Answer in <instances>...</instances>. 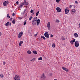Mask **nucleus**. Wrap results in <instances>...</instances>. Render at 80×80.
Returning a JSON list of instances; mask_svg holds the SVG:
<instances>
[{
    "label": "nucleus",
    "mask_w": 80,
    "mask_h": 80,
    "mask_svg": "<svg viewBox=\"0 0 80 80\" xmlns=\"http://www.w3.org/2000/svg\"><path fill=\"white\" fill-rule=\"evenodd\" d=\"M37 25H39L40 23V20L39 19H37Z\"/></svg>",
    "instance_id": "obj_14"
},
{
    "label": "nucleus",
    "mask_w": 80,
    "mask_h": 80,
    "mask_svg": "<svg viewBox=\"0 0 80 80\" xmlns=\"http://www.w3.org/2000/svg\"><path fill=\"white\" fill-rule=\"evenodd\" d=\"M74 36L75 37V38H77L78 37V34L77 33H75L74 34Z\"/></svg>",
    "instance_id": "obj_15"
},
{
    "label": "nucleus",
    "mask_w": 80,
    "mask_h": 80,
    "mask_svg": "<svg viewBox=\"0 0 80 80\" xmlns=\"http://www.w3.org/2000/svg\"><path fill=\"white\" fill-rule=\"evenodd\" d=\"M23 35V32H21L20 33H19L18 34V38H21L22 36Z\"/></svg>",
    "instance_id": "obj_8"
},
{
    "label": "nucleus",
    "mask_w": 80,
    "mask_h": 80,
    "mask_svg": "<svg viewBox=\"0 0 80 80\" xmlns=\"http://www.w3.org/2000/svg\"><path fill=\"white\" fill-rule=\"evenodd\" d=\"M26 23H27V22L26 21H24V24L23 25H26Z\"/></svg>",
    "instance_id": "obj_31"
},
{
    "label": "nucleus",
    "mask_w": 80,
    "mask_h": 80,
    "mask_svg": "<svg viewBox=\"0 0 80 80\" xmlns=\"http://www.w3.org/2000/svg\"><path fill=\"white\" fill-rule=\"evenodd\" d=\"M41 78H43V79H45V78H46V77L44 75H43L41 76Z\"/></svg>",
    "instance_id": "obj_17"
},
{
    "label": "nucleus",
    "mask_w": 80,
    "mask_h": 80,
    "mask_svg": "<svg viewBox=\"0 0 80 80\" xmlns=\"http://www.w3.org/2000/svg\"><path fill=\"white\" fill-rule=\"evenodd\" d=\"M23 41H20L19 42V47H21V45H22V43H23Z\"/></svg>",
    "instance_id": "obj_20"
},
{
    "label": "nucleus",
    "mask_w": 80,
    "mask_h": 80,
    "mask_svg": "<svg viewBox=\"0 0 80 80\" xmlns=\"http://www.w3.org/2000/svg\"><path fill=\"white\" fill-rule=\"evenodd\" d=\"M62 68L64 70L67 72H68V69H67V68L64 67H62Z\"/></svg>",
    "instance_id": "obj_11"
},
{
    "label": "nucleus",
    "mask_w": 80,
    "mask_h": 80,
    "mask_svg": "<svg viewBox=\"0 0 80 80\" xmlns=\"http://www.w3.org/2000/svg\"><path fill=\"white\" fill-rule=\"evenodd\" d=\"M8 1H5L3 2V5L4 6H7L8 5Z\"/></svg>",
    "instance_id": "obj_9"
},
{
    "label": "nucleus",
    "mask_w": 80,
    "mask_h": 80,
    "mask_svg": "<svg viewBox=\"0 0 80 80\" xmlns=\"http://www.w3.org/2000/svg\"><path fill=\"white\" fill-rule=\"evenodd\" d=\"M26 11V9H25V10H24V12H23V14H24V13H25V12Z\"/></svg>",
    "instance_id": "obj_37"
},
{
    "label": "nucleus",
    "mask_w": 80,
    "mask_h": 80,
    "mask_svg": "<svg viewBox=\"0 0 80 80\" xmlns=\"http://www.w3.org/2000/svg\"><path fill=\"white\" fill-rule=\"evenodd\" d=\"M56 10L59 13L61 12V9L59 7H58L56 8Z\"/></svg>",
    "instance_id": "obj_10"
},
{
    "label": "nucleus",
    "mask_w": 80,
    "mask_h": 80,
    "mask_svg": "<svg viewBox=\"0 0 80 80\" xmlns=\"http://www.w3.org/2000/svg\"><path fill=\"white\" fill-rule=\"evenodd\" d=\"M33 18V17L32 16H31L29 18V20H31V19Z\"/></svg>",
    "instance_id": "obj_28"
},
{
    "label": "nucleus",
    "mask_w": 80,
    "mask_h": 80,
    "mask_svg": "<svg viewBox=\"0 0 80 80\" xmlns=\"http://www.w3.org/2000/svg\"><path fill=\"white\" fill-rule=\"evenodd\" d=\"M31 13H33V10L32 9L31 10Z\"/></svg>",
    "instance_id": "obj_30"
},
{
    "label": "nucleus",
    "mask_w": 80,
    "mask_h": 80,
    "mask_svg": "<svg viewBox=\"0 0 80 80\" xmlns=\"http://www.w3.org/2000/svg\"><path fill=\"white\" fill-rule=\"evenodd\" d=\"M37 21V17H35L34 18L32 22V25H36Z\"/></svg>",
    "instance_id": "obj_1"
},
{
    "label": "nucleus",
    "mask_w": 80,
    "mask_h": 80,
    "mask_svg": "<svg viewBox=\"0 0 80 80\" xmlns=\"http://www.w3.org/2000/svg\"><path fill=\"white\" fill-rule=\"evenodd\" d=\"M15 80H20V78L18 75H16L14 77Z\"/></svg>",
    "instance_id": "obj_2"
},
{
    "label": "nucleus",
    "mask_w": 80,
    "mask_h": 80,
    "mask_svg": "<svg viewBox=\"0 0 80 80\" xmlns=\"http://www.w3.org/2000/svg\"><path fill=\"white\" fill-rule=\"evenodd\" d=\"M15 19H14L12 21V23H13V24H15Z\"/></svg>",
    "instance_id": "obj_21"
},
{
    "label": "nucleus",
    "mask_w": 80,
    "mask_h": 80,
    "mask_svg": "<svg viewBox=\"0 0 80 80\" xmlns=\"http://www.w3.org/2000/svg\"><path fill=\"white\" fill-rule=\"evenodd\" d=\"M79 27H80V23H79Z\"/></svg>",
    "instance_id": "obj_48"
},
{
    "label": "nucleus",
    "mask_w": 80,
    "mask_h": 80,
    "mask_svg": "<svg viewBox=\"0 0 80 80\" xmlns=\"http://www.w3.org/2000/svg\"><path fill=\"white\" fill-rule=\"evenodd\" d=\"M54 80H57V79H54Z\"/></svg>",
    "instance_id": "obj_49"
},
{
    "label": "nucleus",
    "mask_w": 80,
    "mask_h": 80,
    "mask_svg": "<svg viewBox=\"0 0 80 80\" xmlns=\"http://www.w3.org/2000/svg\"><path fill=\"white\" fill-rule=\"evenodd\" d=\"M38 60H42V57H40L38 58Z\"/></svg>",
    "instance_id": "obj_25"
},
{
    "label": "nucleus",
    "mask_w": 80,
    "mask_h": 80,
    "mask_svg": "<svg viewBox=\"0 0 80 80\" xmlns=\"http://www.w3.org/2000/svg\"><path fill=\"white\" fill-rule=\"evenodd\" d=\"M44 36L46 38H49V34H48V32H46L44 34Z\"/></svg>",
    "instance_id": "obj_7"
},
{
    "label": "nucleus",
    "mask_w": 80,
    "mask_h": 80,
    "mask_svg": "<svg viewBox=\"0 0 80 80\" xmlns=\"http://www.w3.org/2000/svg\"><path fill=\"white\" fill-rule=\"evenodd\" d=\"M43 75H45V74H43Z\"/></svg>",
    "instance_id": "obj_52"
},
{
    "label": "nucleus",
    "mask_w": 80,
    "mask_h": 80,
    "mask_svg": "<svg viewBox=\"0 0 80 80\" xmlns=\"http://www.w3.org/2000/svg\"><path fill=\"white\" fill-rule=\"evenodd\" d=\"M34 36H37V33L36 34H35Z\"/></svg>",
    "instance_id": "obj_47"
},
{
    "label": "nucleus",
    "mask_w": 80,
    "mask_h": 80,
    "mask_svg": "<svg viewBox=\"0 0 80 80\" xmlns=\"http://www.w3.org/2000/svg\"><path fill=\"white\" fill-rule=\"evenodd\" d=\"M56 1L57 3H59L60 2V0H56Z\"/></svg>",
    "instance_id": "obj_29"
},
{
    "label": "nucleus",
    "mask_w": 80,
    "mask_h": 80,
    "mask_svg": "<svg viewBox=\"0 0 80 80\" xmlns=\"http://www.w3.org/2000/svg\"><path fill=\"white\" fill-rule=\"evenodd\" d=\"M32 53H33L34 55H37V52L35 51H33L32 52Z\"/></svg>",
    "instance_id": "obj_18"
},
{
    "label": "nucleus",
    "mask_w": 80,
    "mask_h": 80,
    "mask_svg": "<svg viewBox=\"0 0 80 80\" xmlns=\"http://www.w3.org/2000/svg\"><path fill=\"white\" fill-rule=\"evenodd\" d=\"M56 22H57V23H58V22H60V21H59L58 20H56Z\"/></svg>",
    "instance_id": "obj_34"
},
{
    "label": "nucleus",
    "mask_w": 80,
    "mask_h": 80,
    "mask_svg": "<svg viewBox=\"0 0 80 80\" xmlns=\"http://www.w3.org/2000/svg\"><path fill=\"white\" fill-rule=\"evenodd\" d=\"M72 6L71 5H70V6H69V8H72Z\"/></svg>",
    "instance_id": "obj_41"
},
{
    "label": "nucleus",
    "mask_w": 80,
    "mask_h": 80,
    "mask_svg": "<svg viewBox=\"0 0 80 80\" xmlns=\"http://www.w3.org/2000/svg\"><path fill=\"white\" fill-rule=\"evenodd\" d=\"M0 77L2 78H3V74H0Z\"/></svg>",
    "instance_id": "obj_19"
},
{
    "label": "nucleus",
    "mask_w": 80,
    "mask_h": 80,
    "mask_svg": "<svg viewBox=\"0 0 80 80\" xmlns=\"http://www.w3.org/2000/svg\"><path fill=\"white\" fill-rule=\"evenodd\" d=\"M27 52V53H28V54H31V53H32V52H31L30 51H28Z\"/></svg>",
    "instance_id": "obj_23"
},
{
    "label": "nucleus",
    "mask_w": 80,
    "mask_h": 80,
    "mask_svg": "<svg viewBox=\"0 0 80 80\" xmlns=\"http://www.w3.org/2000/svg\"><path fill=\"white\" fill-rule=\"evenodd\" d=\"M12 16H13V17H14V16H15V13H13L12 14Z\"/></svg>",
    "instance_id": "obj_39"
},
{
    "label": "nucleus",
    "mask_w": 80,
    "mask_h": 80,
    "mask_svg": "<svg viewBox=\"0 0 80 80\" xmlns=\"http://www.w3.org/2000/svg\"><path fill=\"white\" fill-rule=\"evenodd\" d=\"M75 46L76 47H78L79 46V43L77 41H76L75 42Z\"/></svg>",
    "instance_id": "obj_4"
},
{
    "label": "nucleus",
    "mask_w": 80,
    "mask_h": 80,
    "mask_svg": "<svg viewBox=\"0 0 80 80\" xmlns=\"http://www.w3.org/2000/svg\"><path fill=\"white\" fill-rule=\"evenodd\" d=\"M27 15H28L27 13H26L25 15V17H27Z\"/></svg>",
    "instance_id": "obj_40"
},
{
    "label": "nucleus",
    "mask_w": 80,
    "mask_h": 80,
    "mask_svg": "<svg viewBox=\"0 0 80 80\" xmlns=\"http://www.w3.org/2000/svg\"><path fill=\"white\" fill-rule=\"evenodd\" d=\"M7 17L8 18H10V16L9 15V14H7Z\"/></svg>",
    "instance_id": "obj_32"
},
{
    "label": "nucleus",
    "mask_w": 80,
    "mask_h": 80,
    "mask_svg": "<svg viewBox=\"0 0 80 80\" xmlns=\"http://www.w3.org/2000/svg\"><path fill=\"white\" fill-rule=\"evenodd\" d=\"M49 75H50V76H52V73L51 72L50 73Z\"/></svg>",
    "instance_id": "obj_36"
},
{
    "label": "nucleus",
    "mask_w": 80,
    "mask_h": 80,
    "mask_svg": "<svg viewBox=\"0 0 80 80\" xmlns=\"http://www.w3.org/2000/svg\"><path fill=\"white\" fill-rule=\"evenodd\" d=\"M52 47H53V48H55V43H53L52 44Z\"/></svg>",
    "instance_id": "obj_26"
},
{
    "label": "nucleus",
    "mask_w": 80,
    "mask_h": 80,
    "mask_svg": "<svg viewBox=\"0 0 80 80\" xmlns=\"http://www.w3.org/2000/svg\"><path fill=\"white\" fill-rule=\"evenodd\" d=\"M70 10H69V8L68 7H66L65 9V14H68L69 13Z\"/></svg>",
    "instance_id": "obj_3"
},
{
    "label": "nucleus",
    "mask_w": 80,
    "mask_h": 80,
    "mask_svg": "<svg viewBox=\"0 0 80 80\" xmlns=\"http://www.w3.org/2000/svg\"><path fill=\"white\" fill-rule=\"evenodd\" d=\"M47 27L49 30L50 29V23L48 22L47 24Z\"/></svg>",
    "instance_id": "obj_12"
},
{
    "label": "nucleus",
    "mask_w": 80,
    "mask_h": 80,
    "mask_svg": "<svg viewBox=\"0 0 80 80\" xmlns=\"http://www.w3.org/2000/svg\"><path fill=\"white\" fill-rule=\"evenodd\" d=\"M41 38H43V39H44V40H45L46 39L45 38V37H44V36H41Z\"/></svg>",
    "instance_id": "obj_24"
},
{
    "label": "nucleus",
    "mask_w": 80,
    "mask_h": 80,
    "mask_svg": "<svg viewBox=\"0 0 80 80\" xmlns=\"http://www.w3.org/2000/svg\"><path fill=\"white\" fill-rule=\"evenodd\" d=\"M39 13V11H38L36 13V16H37L38 15V14Z\"/></svg>",
    "instance_id": "obj_27"
},
{
    "label": "nucleus",
    "mask_w": 80,
    "mask_h": 80,
    "mask_svg": "<svg viewBox=\"0 0 80 80\" xmlns=\"http://www.w3.org/2000/svg\"><path fill=\"white\" fill-rule=\"evenodd\" d=\"M51 37H53V35L51 34Z\"/></svg>",
    "instance_id": "obj_45"
},
{
    "label": "nucleus",
    "mask_w": 80,
    "mask_h": 80,
    "mask_svg": "<svg viewBox=\"0 0 80 80\" xmlns=\"http://www.w3.org/2000/svg\"><path fill=\"white\" fill-rule=\"evenodd\" d=\"M23 3V4L25 6H27V5H28V2H27V1L26 0H24V2Z\"/></svg>",
    "instance_id": "obj_5"
},
{
    "label": "nucleus",
    "mask_w": 80,
    "mask_h": 80,
    "mask_svg": "<svg viewBox=\"0 0 80 80\" xmlns=\"http://www.w3.org/2000/svg\"><path fill=\"white\" fill-rule=\"evenodd\" d=\"M6 63V62H5V61H4V62H3V65H5Z\"/></svg>",
    "instance_id": "obj_35"
},
{
    "label": "nucleus",
    "mask_w": 80,
    "mask_h": 80,
    "mask_svg": "<svg viewBox=\"0 0 80 80\" xmlns=\"http://www.w3.org/2000/svg\"><path fill=\"white\" fill-rule=\"evenodd\" d=\"M24 5V4H23V3H22L19 6V8H22V7H23V6Z\"/></svg>",
    "instance_id": "obj_16"
},
{
    "label": "nucleus",
    "mask_w": 80,
    "mask_h": 80,
    "mask_svg": "<svg viewBox=\"0 0 80 80\" xmlns=\"http://www.w3.org/2000/svg\"><path fill=\"white\" fill-rule=\"evenodd\" d=\"M9 22H8L7 23L5 24L6 26H7V27H8V25H9Z\"/></svg>",
    "instance_id": "obj_22"
},
{
    "label": "nucleus",
    "mask_w": 80,
    "mask_h": 80,
    "mask_svg": "<svg viewBox=\"0 0 80 80\" xmlns=\"http://www.w3.org/2000/svg\"><path fill=\"white\" fill-rule=\"evenodd\" d=\"M2 35V33H1V32H0V36H1Z\"/></svg>",
    "instance_id": "obj_46"
},
{
    "label": "nucleus",
    "mask_w": 80,
    "mask_h": 80,
    "mask_svg": "<svg viewBox=\"0 0 80 80\" xmlns=\"http://www.w3.org/2000/svg\"><path fill=\"white\" fill-rule=\"evenodd\" d=\"M12 25V23H10L9 24V25L10 26H11V25Z\"/></svg>",
    "instance_id": "obj_43"
},
{
    "label": "nucleus",
    "mask_w": 80,
    "mask_h": 80,
    "mask_svg": "<svg viewBox=\"0 0 80 80\" xmlns=\"http://www.w3.org/2000/svg\"><path fill=\"white\" fill-rule=\"evenodd\" d=\"M33 60V59H32V60Z\"/></svg>",
    "instance_id": "obj_51"
},
{
    "label": "nucleus",
    "mask_w": 80,
    "mask_h": 80,
    "mask_svg": "<svg viewBox=\"0 0 80 80\" xmlns=\"http://www.w3.org/2000/svg\"><path fill=\"white\" fill-rule=\"evenodd\" d=\"M62 40H65V38L63 37H62Z\"/></svg>",
    "instance_id": "obj_33"
},
{
    "label": "nucleus",
    "mask_w": 80,
    "mask_h": 80,
    "mask_svg": "<svg viewBox=\"0 0 80 80\" xmlns=\"http://www.w3.org/2000/svg\"><path fill=\"white\" fill-rule=\"evenodd\" d=\"M76 12V10L75 9H72L71 10V13L72 14H73L74 13H75Z\"/></svg>",
    "instance_id": "obj_6"
},
{
    "label": "nucleus",
    "mask_w": 80,
    "mask_h": 80,
    "mask_svg": "<svg viewBox=\"0 0 80 80\" xmlns=\"http://www.w3.org/2000/svg\"><path fill=\"white\" fill-rule=\"evenodd\" d=\"M11 18V19H12V18Z\"/></svg>",
    "instance_id": "obj_53"
},
{
    "label": "nucleus",
    "mask_w": 80,
    "mask_h": 80,
    "mask_svg": "<svg viewBox=\"0 0 80 80\" xmlns=\"http://www.w3.org/2000/svg\"><path fill=\"white\" fill-rule=\"evenodd\" d=\"M16 3H17V5H18V1H17V2H16Z\"/></svg>",
    "instance_id": "obj_38"
},
{
    "label": "nucleus",
    "mask_w": 80,
    "mask_h": 80,
    "mask_svg": "<svg viewBox=\"0 0 80 80\" xmlns=\"http://www.w3.org/2000/svg\"><path fill=\"white\" fill-rule=\"evenodd\" d=\"M19 19H22V17H19Z\"/></svg>",
    "instance_id": "obj_44"
},
{
    "label": "nucleus",
    "mask_w": 80,
    "mask_h": 80,
    "mask_svg": "<svg viewBox=\"0 0 80 80\" xmlns=\"http://www.w3.org/2000/svg\"><path fill=\"white\" fill-rule=\"evenodd\" d=\"M75 42V39H73L70 41V43L72 45H73Z\"/></svg>",
    "instance_id": "obj_13"
},
{
    "label": "nucleus",
    "mask_w": 80,
    "mask_h": 80,
    "mask_svg": "<svg viewBox=\"0 0 80 80\" xmlns=\"http://www.w3.org/2000/svg\"><path fill=\"white\" fill-rule=\"evenodd\" d=\"M75 3H78V2H77V1H75Z\"/></svg>",
    "instance_id": "obj_42"
},
{
    "label": "nucleus",
    "mask_w": 80,
    "mask_h": 80,
    "mask_svg": "<svg viewBox=\"0 0 80 80\" xmlns=\"http://www.w3.org/2000/svg\"><path fill=\"white\" fill-rule=\"evenodd\" d=\"M35 58H34L33 59H34V60H35Z\"/></svg>",
    "instance_id": "obj_50"
}]
</instances>
